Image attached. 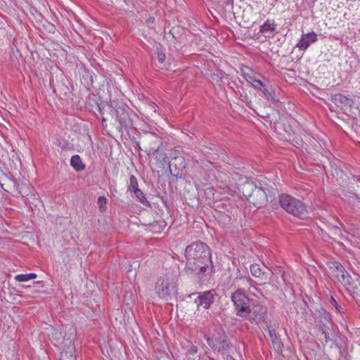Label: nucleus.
Returning a JSON list of instances; mask_svg holds the SVG:
<instances>
[{
	"label": "nucleus",
	"instance_id": "1",
	"mask_svg": "<svg viewBox=\"0 0 360 360\" xmlns=\"http://www.w3.org/2000/svg\"><path fill=\"white\" fill-rule=\"evenodd\" d=\"M185 257L186 274L199 285L209 282L215 274L209 246L200 241L193 242L186 248Z\"/></svg>",
	"mask_w": 360,
	"mask_h": 360
},
{
	"label": "nucleus",
	"instance_id": "40",
	"mask_svg": "<svg viewBox=\"0 0 360 360\" xmlns=\"http://www.w3.org/2000/svg\"><path fill=\"white\" fill-rule=\"evenodd\" d=\"M252 295H255V296H257V294L255 293V292H252Z\"/></svg>",
	"mask_w": 360,
	"mask_h": 360
},
{
	"label": "nucleus",
	"instance_id": "34",
	"mask_svg": "<svg viewBox=\"0 0 360 360\" xmlns=\"http://www.w3.org/2000/svg\"><path fill=\"white\" fill-rule=\"evenodd\" d=\"M233 1L234 0H225L224 4L226 6H230L231 8H233Z\"/></svg>",
	"mask_w": 360,
	"mask_h": 360
},
{
	"label": "nucleus",
	"instance_id": "6",
	"mask_svg": "<svg viewBox=\"0 0 360 360\" xmlns=\"http://www.w3.org/2000/svg\"><path fill=\"white\" fill-rule=\"evenodd\" d=\"M158 295L168 301L176 293V288L174 281L168 275L160 277L155 285Z\"/></svg>",
	"mask_w": 360,
	"mask_h": 360
},
{
	"label": "nucleus",
	"instance_id": "8",
	"mask_svg": "<svg viewBox=\"0 0 360 360\" xmlns=\"http://www.w3.org/2000/svg\"><path fill=\"white\" fill-rule=\"evenodd\" d=\"M141 143L143 147V150L148 155L158 153L160 146L162 144L161 138L152 132H145L141 137Z\"/></svg>",
	"mask_w": 360,
	"mask_h": 360
},
{
	"label": "nucleus",
	"instance_id": "11",
	"mask_svg": "<svg viewBox=\"0 0 360 360\" xmlns=\"http://www.w3.org/2000/svg\"><path fill=\"white\" fill-rule=\"evenodd\" d=\"M215 295L216 292L214 290L199 293L198 297L195 299V303L198 306H202L205 309H208L211 303L214 302Z\"/></svg>",
	"mask_w": 360,
	"mask_h": 360
},
{
	"label": "nucleus",
	"instance_id": "35",
	"mask_svg": "<svg viewBox=\"0 0 360 360\" xmlns=\"http://www.w3.org/2000/svg\"><path fill=\"white\" fill-rule=\"evenodd\" d=\"M165 158H166V155L165 154H160L159 158H158V160H160V161H162V160L165 161Z\"/></svg>",
	"mask_w": 360,
	"mask_h": 360
},
{
	"label": "nucleus",
	"instance_id": "16",
	"mask_svg": "<svg viewBox=\"0 0 360 360\" xmlns=\"http://www.w3.org/2000/svg\"><path fill=\"white\" fill-rule=\"evenodd\" d=\"M268 330L269 337L272 343V345L276 351L278 352H281L282 347H283V343L279 338V336L276 334V330L268 326Z\"/></svg>",
	"mask_w": 360,
	"mask_h": 360
},
{
	"label": "nucleus",
	"instance_id": "22",
	"mask_svg": "<svg viewBox=\"0 0 360 360\" xmlns=\"http://www.w3.org/2000/svg\"><path fill=\"white\" fill-rule=\"evenodd\" d=\"M238 274L237 275V276L235 278V281H238V280H243L246 283H248L250 287H252L254 288L257 291H258L259 292L261 293L260 290L257 288L255 287V284H256V282L254 281L252 278H250V277H245V276H243L240 273V270L238 269Z\"/></svg>",
	"mask_w": 360,
	"mask_h": 360
},
{
	"label": "nucleus",
	"instance_id": "31",
	"mask_svg": "<svg viewBox=\"0 0 360 360\" xmlns=\"http://www.w3.org/2000/svg\"><path fill=\"white\" fill-rule=\"evenodd\" d=\"M106 201V198L104 196L98 197L97 202L99 207L101 209L105 208Z\"/></svg>",
	"mask_w": 360,
	"mask_h": 360
},
{
	"label": "nucleus",
	"instance_id": "13",
	"mask_svg": "<svg viewBox=\"0 0 360 360\" xmlns=\"http://www.w3.org/2000/svg\"><path fill=\"white\" fill-rule=\"evenodd\" d=\"M76 349L74 343L70 340L64 345L63 351L60 352V360H76Z\"/></svg>",
	"mask_w": 360,
	"mask_h": 360
},
{
	"label": "nucleus",
	"instance_id": "30",
	"mask_svg": "<svg viewBox=\"0 0 360 360\" xmlns=\"http://www.w3.org/2000/svg\"><path fill=\"white\" fill-rule=\"evenodd\" d=\"M330 302L333 307H335L336 310L338 312H340V313L343 312V308L340 304H338V302L334 299V297H331L330 298Z\"/></svg>",
	"mask_w": 360,
	"mask_h": 360
},
{
	"label": "nucleus",
	"instance_id": "14",
	"mask_svg": "<svg viewBox=\"0 0 360 360\" xmlns=\"http://www.w3.org/2000/svg\"><path fill=\"white\" fill-rule=\"evenodd\" d=\"M250 269L254 277L261 278L264 281L267 280L268 275L271 274L269 269L266 267L262 268L260 265L257 264H252Z\"/></svg>",
	"mask_w": 360,
	"mask_h": 360
},
{
	"label": "nucleus",
	"instance_id": "2",
	"mask_svg": "<svg viewBox=\"0 0 360 360\" xmlns=\"http://www.w3.org/2000/svg\"><path fill=\"white\" fill-rule=\"evenodd\" d=\"M240 193L247 199L250 204L257 208L266 205L267 202L274 199L275 191H270L266 187L258 186L253 181L247 180L239 184Z\"/></svg>",
	"mask_w": 360,
	"mask_h": 360
},
{
	"label": "nucleus",
	"instance_id": "27",
	"mask_svg": "<svg viewBox=\"0 0 360 360\" xmlns=\"http://www.w3.org/2000/svg\"><path fill=\"white\" fill-rule=\"evenodd\" d=\"M127 189L129 191L133 192L136 191V189H139L137 179L134 175H131L129 178V184L128 185Z\"/></svg>",
	"mask_w": 360,
	"mask_h": 360
},
{
	"label": "nucleus",
	"instance_id": "15",
	"mask_svg": "<svg viewBox=\"0 0 360 360\" xmlns=\"http://www.w3.org/2000/svg\"><path fill=\"white\" fill-rule=\"evenodd\" d=\"M316 40L317 36L314 32L303 34L297 46L301 50H306L311 43Z\"/></svg>",
	"mask_w": 360,
	"mask_h": 360
},
{
	"label": "nucleus",
	"instance_id": "39",
	"mask_svg": "<svg viewBox=\"0 0 360 360\" xmlns=\"http://www.w3.org/2000/svg\"><path fill=\"white\" fill-rule=\"evenodd\" d=\"M139 144H140V143H137V146H139V148L140 149H142V148L140 147Z\"/></svg>",
	"mask_w": 360,
	"mask_h": 360
},
{
	"label": "nucleus",
	"instance_id": "37",
	"mask_svg": "<svg viewBox=\"0 0 360 360\" xmlns=\"http://www.w3.org/2000/svg\"><path fill=\"white\" fill-rule=\"evenodd\" d=\"M328 314H326V313H324V314H323V319H324V320H325V321H328Z\"/></svg>",
	"mask_w": 360,
	"mask_h": 360
},
{
	"label": "nucleus",
	"instance_id": "9",
	"mask_svg": "<svg viewBox=\"0 0 360 360\" xmlns=\"http://www.w3.org/2000/svg\"><path fill=\"white\" fill-rule=\"evenodd\" d=\"M115 114L120 128H124L127 129L132 127V119L131 116L134 113L128 106H117L115 109Z\"/></svg>",
	"mask_w": 360,
	"mask_h": 360
},
{
	"label": "nucleus",
	"instance_id": "26",
	"mask_svg": "<svg viewBox=\"0 0 360 360\" xmlns=\"http://www.w3.org/2000/svg\"><path fill=\"white\" fill-rule=\"evenodd\" d=\"M329 231H330L331 234L333 236L332 237L334 240L336 239V238H342L343 234L341 231V229L338 226H331L329 229Z\"/></svg>",
	"mask_w": 360,
	"mask_h": 360
},
{
	"label": "nucleus",
	"instance_id": "4",
	"mask_svg": "<svg viewBox=\"0 0 360 360\" xmlns=\"http://www.w3.org/2000/svg\"><path fill=\"white\" fill-rule=\"evenodd\" d=\"M207 342L212 349L217 352H228L231 346L226 333L221 326L214 330L212 336L207 338Z\"/></svg>",
	"mask_w": 360,
	"mask_h": 360
},
{
	"label": "nucleus",
	"instance_id": "33",
	"mask_svg": "<svg viewBox=\"0 0 360 360\" xmlns=\"http://www.w3.org/2000/svg\"><path fill=\"white\" fill-rule=\"evenodd\" d=\"M154 22L155 18L153 17L148 18L146 21V23L148 27H150V25H152Z\"/></svg>",
	"mask_w": 360,
	"mask_h": 360
},
{
	"label": "nucleus",
	"instance_id": "36",
	"mask_svg": "<svg viewBox=\"0 0 360 360\" xmlns=\"http://www.w3.org/2000/svg\"><path fill=\"white\" fill-rule=\"evenodd\" d=\"M321 335H323L324 336L326 342H328V340H330L329 336L326 334V333L325 331L323 330L321 333Z\"/></svg>",
	"mask_w": 360,
	"mask_h": 360
},
{
	"label": "nucleus",
	"instance_id": "3",
	"mask_svg": "<svg viewBox=\"0 0 360 360\" xmlns=\"http://www.w3.org/2000/svg\"><path fill=\"white\" fill-rule=\"evenodd\" d=\"M279 203L288 213L301 219L307 217V207L301 200L288 194H281L279 195Z\"/></svg>",
	"mask_w": 360,
	"mask_h": 360
},
{
	"label": "nucleus",
	"instance_id": "18",
	"mask_svg": "<svg viewBox=\"0 0 360 360\" xmlns=\"http://www.w3.org/2000/svg\"><path fill=\"white\" fill-rule=\"evenodd\" d=\"M167 223L160 219L148 224V229L153 233H160L166 227Z\"/></svg>",
	"mask_w": 360,
	"mask_h": 360
},
{
	"label": "nucleus",
	"instance_id": "10",
	"mask_svg": "<svg viewBox=\"0 0 360 360\" xmlns=\"http://www.w3.org/2000/svg\"><path fill=\"white\" fill-rule=\"evenodd\" d=\"M266 314V308L261 304H257L250 305L247 311V316L252 323H259L264 320Z\"/></svg>",
	"mask_w": 360,
	"mask_h": 360
},
{
	"label": "nucleus",
	"instance_id": "28",
	"mask_svg": "<svg viewBox=\"0 0 360 360\" xmlns=\"http://www.w3.org/2000/svg\"><path fill=\"white\" fill-rule=\"evenodd\" d=\"M243 76H244V78L246 79V81L248 82H249L250 84H251L254 88L257 86H261V80L257 79L255 78L254 77L250 76L248 74H245V73H244Z\"/></svg>",
	"mask_w": 360,
	"mask_h": 360
},
{
	"label": "nucleus",
	"instance_id": "7",
	"mask_svg": "<svg viewBox=\"0 0 360 360\" xmlns=\"http://www.w3.org/2000/svg\"><path fill=\"white\" fill-rule=\"evenodd\" d=\"M236 314L239 316H247V311L250 305V300L247 296L243 288H238L231 295Z\"/></svg>",
	"mask_w": 360,
	"mask_h": 360
},
{
	"label": "nucleus",
	"instance_id": "21",
	"mask_svg": "<svg viewBox=\"0 0 360 360\" xmlns=\"http://www.w3.org/2000/svg\"><path fill=\"white\" fill-rule=\"evenodd\" d=\"M183 168H184V166L177 167L176 164L169 163L170 173L176 179L182 178L184 175Z\"/></svg>",
	"mask_w": 360,
	"mask_h": 360
},
{
	"label": "nucleus",
	"instance_id": "5",
	"mask_svg": "<svg viewBox=\"0 0 360 360\" xmlns=\"http://www.w3.org/2000/svg\"><path fill=\"white\" fill-rule=\"evenodd\" d=\"M352 295L356 302L360 305V277L357 274L350 275L346 269L341 274L338 279Z\"/></svg>",
	"mask_w": 360,
	"mask_h": 360
},
{
	"label": "nucleus",
	"instance_id": "29",
	"mask_svg": "<svg viewBox=\"0 0 360 360\" xmlns=\"http://www.w3.org/2000/svg\"><path fill=\"white\" fill-rule=\"evenodd\" d=\"M197 352L198 347L192 345L186 353L187 360H195V357L194 356L197 354Z\"/></svg>",
	"mask_w": 360,
	"mask_h": 360
},
{
	"label": "nucleus",
	"instance_id": "17",
	"mask_svg": "<svg viewBox=\"0 0 360 360\" xmlns=\"http://www.w3.org/2000/svg\"><path fill=\"white\" fill-rule=\"evenodd\" d=\"M328 269L330 274L335 277L337 280L341 274H344L345 270L343 265L338 262H333L328 264Z\"/></svg>",
	"mask_w": 360,
	"mask_h": 360
},
{
	"label": "nucleus",
	"instance_id": "25",
	"mask_svg": "<svg viewBox=\"0 0 360 360\" xmlns=\"http://www.w3.org/2000/svg\"><path fill=\"white\" fill-rule=\"evenodd\" d=\"M275 23L274 22H270L269 20H266L260 27L261 32H266L270 31L271 32L275 31Z\"/></svg>",
	"mask_w": 360,
	"mask_h": 360
},
{
	"label": "nucleus",
	"instance_id": "19",
	"mask_svg": "<svg viewBox=\"0 0 360 360\" xmlns=\"http://www.w3.org/2000/svg\"><path fill=\"white\" fill-rule=\"evenodd\" d=\"M255 88L258 89V90H259L260 91H262V94H264V96L267 99H270V100L274 101H276V98L274 97V94H272L273 91H272L271 86H267L266 84H265L264 83H263L261 81V86H257Z\"/></svg>",
	"mask_w": 360,
	"mask_h": 360
},
{
	"label": "nucleus",
	"instance_id": "20",
	"mask_svg": "<svg viewBox=\"0 0 360 360\" xmlns=\"http://www.w3.org/2000/svg\"><path fill=\"white\" fill-rule=\"evenodd\" d=\"M70 165L77 172L83 171L85 168V165L82 163L81 158L78 155L72 156Z\"/></svg>",
	"mask_w": 360,
	"mask_h": 360
},
{
	"label": "nucleus",
	"instance_id": "24",
	"mask_svg": "<svg viewBox=\"0 0 360 360\" xmlns=\"http://www.w3.org/2000/svg\"><path fill=\"white\" fill-rule=\"evenodd\" d=\"M134 193L137 200L140 202H141L143 205H146V206L150 205L149 201L147 200L144 193L142 192L141 190H140L139 188L136 189V191H135Z\"/></svg>",
	"mask_w": 360,
	"mask_h": 360
},
{
	"label": "nucleus",
	"instance_id": "32",
	"mask_svg": "<svg viewBox=\"0 0 360 360\" xmlns=\"http://www.w3.org/2000/svg\"><path fill=\"white\" fill-rule=\"evenodd\" d=\"M157 53L158 61L160 63H163L166 58L165 53L162 50L158 49Z\"/></svg>",
	"mask_w": 360,
	"mask_h": 360
},
{
	"label": "nucleus",
	"instance_id": "23",
	"mask_svg": "<svg viewBox=\"0 0 360 360\" xmlns=\"http://www.w3.org/2000/svg\"><path fill=\"white\" fill-rule=\"evenodd\" d=\"M37 275L34 273H30L26 274H18L15 276V279L18 282L27 281L30 279L36 278Z\"/></svg>",
	"mask_w": 360,
	"mask_h": 360
},
{
	"label": "nucleus",
	"instance_id": "38",
	"mask_svg": "<svg viewBox=\"0 0 360 360\" xmlns=\"http://www.w3.org/2000/svg\"><path fill=\"white\" fill-rule=\"evenodd\" d=\"M176 160L181 161V165L182 164V158H180L179 159L176 158Z\"/></svg>",
	"mask_w": 360,
	"mask_h": 360
},
{
	"label": "nucleus",
	"instance_id": "12",
	"mask_svg": "<svg viewBox=\"0 0 360 360\" xmlns=\"http://www.w3.org/2000/svg\"><path fill=\"white\" fill-rule=\"evenodd\" d=\"M331 101L342 110L352 108L354 105V101L349 96L341 94L333 95Z\"/></svg>",
	"mask_w": 360,
	"mask_h": 360
}]
</instances>
